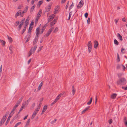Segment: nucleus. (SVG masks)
<instances>
[{
  "mask_svg": "<svg viewBox=\"0 0 127 127\" xmlns=\"http://www.w3.org/2000/svg\"><path fill=\"white\" fill-rule=\"evenodd\" d=\"M39 18H40V17H38L37 16V17H36V19H35V20H36V21H38V20L39 19Z\"/></svg>",
  "mask_w": 127,
  "mask_h": 127,
  "instance_id": "680f3d73",
  "label": "nucleus"
},
{
  "mask_svg": "<svg viewBox=\"0 0 127 127\" xmlns=\"http://www.w3.org/2000/svg\"><path fill=\"white\" fill-rule=\"evenodd\" d=\"M109 123L110 124H111V123L112 122V119H109L108 120Z\"/></svg>",
  "mask_w": 127,
  "mask_h": 127,
  "instance_id": "a19ab883",
  "label": "nucleus"
},
{
  "mask_svg": "<svg viewBox=\"0 0 127 127\" xmlns=\"http://www.w3.org/2000/svg\"><path fill=\"white\" fill-rule=\"evenodd\" d=\"M38 37H37V36H36L33 42V45H35L37 42L38 40Z\"/></svg>",
  "mask_w": 127,
  "mask_h": 127,
  "instance_id": "ddd939ff",
  "label": "nucleus"
},
{
  "mask_svg": "<svg viewBox=\"0 0 127 127\" xmlns=\"http://www.w3.org/2000/svg\"><path fill=\"white\" fill-rule=\"evenodd\" d=\"M36 114L35 113V112H33V115H32V117L31 118L32 119H33L35 117V116L36 115Z\"/></svg>",
  "mask_w": 127,
  "mask_h": 127,
  "instance_id": "c756f323",
  "label": "nucleus"
},
{
  "mask_svg": "<svg viewBox=\"0 0 127 127\" xmlns=\"http://www.w3.org/2000/svg\"><path fill=\"white\" fill-rule=\"evenodd\" d=\"M47 108V105H45L44 106L43 108V109L41 113V114H43L44 113V112H45V111H46V109Z\"/></svg>",
  "mask_w": 127,
  "mask_h": 127,
  "instance_id": "9d476101",
  "label": "nucleus"
},
{
  "mask_svg": "<svg viewBox=\"0 0 127 127\" xmlns=\"http://www.w3.org/2000/svg\"><path fill=\"white\" fill-rule=\"evenodd\" d=\"M55 23L53 21L51 23L50 25L51 26H53L55 24Z\"/></svg>",
  "mask_w": 127,
  "mask_h": 127,
  "instance_id": "a18cd8bd",
  "label": "nucleus"
},
{
  "mask_svg": "<svg viewBox=\"0 0 127 127\" xmlns=\"http://www.w3.org/2000/svg\"><path fill=\"white\" fill-rule=\"evenodd\" d=\"M94 47L95 48H96L98 45V42L96 40L94 41Z\"/></svg>",
  "mask_w": 127,
  "mask_h": 127,
  "instance_id": "f8f14e48",
  "label": "nucleus"
},
{
  "mask_svg": "<svg viewBox=\"0 0 127 127\" xmlns=\"http://www.w3.org/2000/svg\"><path fill=\"white\" fill-rule=\"evenodd\" d=\"M56 100H55L51 104V106L53 105L54 104H55V103L57 101Z\"/></svg>",
  "mask_w": 127,
  "mask_h": 127,
  "instance_id": "79ce46f5",
  "label": "nucleus"
},
{
  "mask_svg": "<svg viewBox=\"0 0 127 127\" xmlns=\"http://www.w3.org/2000/svg\"><path fill=\"white\" fill-rule=\"evenodd\" d=\"M31 60H32V59H30V60L28 61V64H30V63L31 62Z\"/></svg>",
  "mask_w": 127,
  "mask_h": 127,
  "instance_id": "bf43d9fd",
  "label": "nucleus"
},
{
  "mask_svg": "<svg viewBox=\"0 0 127 127\" xmlns=\"http://www.w3.org/2000/svg\"><path fill=\"white\" fill-rule=\"evenodd\" d=\"M21 124V122H19L17 123L16 124H15V125L14 127H17V126L19 125H20Z\"/></svg>",
  "mask_w": 127,
  "mask_h": 127,
  "instance_id": "7c9ffc66",
  "label": "nucleus"
},
{
  "mask_svg": "<svg viewBox=\"0 0 127 127\" xmlns=\"http://www.w3.org/2000/svg\"><path fill=\"white\" fill-rule=\"evenodd\" d=\"M43 2V0L39 1L38 3V5L39 4V6L42 4Z\"/></svg>",
  "mask_w": 127,
  "mask_h": 127,
  "instance_id": "c9c22d12",
  "label": "nucleus"
},
{
  "mask_svg": "<svg viewBox=\"0 0 127 127\" xmlns=\"http://www.w3.org/2000/svg\"><path fill=\"white\" fill-rule=\"evenodd\" d=\"M51 6L50 5H49L47 7H46L45 8L46 10L45 11V12H48L49 11L50 9H51Z\"/></svg>",
  "mask_w": 127,
  "mask_h": 127,
  "instance_id": "2eb2a0df",
  "label": "nucleus"
},
{
  "mask_svg": "<svg viewBox=\"0 0 127 127\" xmlns=\"http://www.w3.org/2000/svg\"><path fill=\"white\" fill-rule=\"evenodd\" d=\"M63 94H64L63 93H61L58 95V96H59V97L60 98L61 96H62L63 95Z\"/></svg>",
  "mask_w": 127,
  "mask_h": 127,
  "instance_id": "09e8293b",
  "label": "nucleus"
},
{
  "mask_svg": "<svg viewBox=\"0 0 127 127\" xmlns=\"http://www.w3.org/2000/svg\"><path fill=\"white\" fill-rule=\"evenodd\" d=\"M54 27H52L51 28H50L48 31L47 32V33L44 35V37H46L49 36V34H50L51 32L53 31V30L54 29Z\"/></svg>",
  "mask_w": 127,
  "mask_h": 127,
  "instance_id": "7ed1b4c3",
  "label": "nucleus"
},
{
  "mask_svg": "<svg viewBox=\"0 0 127 127\" xmlns=\"http://www.w3.org/2000/svg\"><path fill=\"white\" fill-rule=\"evenodd\" d=\"M37 45H35L34 46L33 48H32L30 50H31V52L32 53H34L37 47Z\"/></svg>",
  "mask_w": 127,
  "mask_h": 127,
  "instance_id": "9b49d317",
  "label": "nucleus"
},
{
  "mask_svg": "<svg viewBox=\"0 0 127 127\" xmlns=\"http://www.w3.org/2000/svg\"><path fill=\"white\" fill-rule=\"evenodd\" d=\"M117 36L118 38L121 41H122L123 38L122 36L120 33H118Z\"/></svg>",
  "mask_w": 127,
  "mask_h": 127,
  "instance_id": "dca6fc26",
  "label": "nucleus"
},
{
  "mask_svg": "<svg viewBox=\"0 0 127 127\" xmlns=\"http://www.w3.org/2000/svg\"><path fill=\"white\" fill-rule=\"evenodd\" d=\"M122 21L124 22H126V19L125 17H124L123 18Z\"/></svg>",
  "mask_w": 127,
  "mask_h": 127,
  "instance_id": "69168bd1",
  "label": "nucleus"
},
{
  "mask_svg": "<svg viewBox=\"0 0 127 127\" xmlns=\"http://www.w3.org/2000/svg\"><path fill=\"white\" fill-rule=\"evenodd\" d=\"M17 105H15L14 106L13 109H12V111L11 112V113H12L13 114H14V111L15 110L16 108L18 107Z\"/></svg>",
  "mask_w": 127,
  "mask_h": 127,
  "instance_id": "aec40b11",
  "label": "nucleus"
},
{
  "mask_svg": "<svg viewBox=\"0 0 127 127\" xmlns=\"http://www.w3.org/2000/svg\"><path fill=\"white\" fill-rule=\"evenodd\" d=\"M28 104V102L27 103L25 101L22 103V106L24 107H25L27 106Z\"/></svg>",
  "mask_w": 127,
  "mask_h": 127,
  "instance_id": "412c9836",
  "label": "nucleus"
},
{
  "mask_svg": "<svg viewBox=\"0 0 127 127\" xmlns=\"http://www.w3.org/2000/svg\"><path fill=\"white\" fill-rule=\"evenodd\" d=\"M31 99V98H30L27 101H25L27 103L28 102V104L30 100Z\"/></svg>",
  "mask_w": 127,
  "mask_h": 127,
  "instance_id": "8fccbe9b",
  "label": "nucleus"
},
{
  "mask_svg": "<svg viewBox=\"0 0 127 127\" xmlns=\"http://www.w3.org/2000/svg\"><path fill=\"white\" fill-rule=\"evenodd\" d=\"M32 54V52L31 50H30V51L29 53V55L28 56V57H30Z\"/></svg>",
  "mask_w": 127,
  "mask_h": 127,
  "instance_id": "864d4df0",
  "label": "nucleus"
},
{
  "mask_svg": "<svg viewBox=\"0 0 127 127\" xmlns=\"http://www.w3.org/2000/svg\"><path fill=\"white\" fill-rule=\"evenodd\" d=\"M72 94L73 95H74V94L75 92V90L73 86H72Z\"/></svg>",
  "mask_w": 127,
  "mask_h": 127,
  "instance_id": "a878e982",
  "label": "nucleus"
},
{
  "mask_svg": "<svg viewBox=\"0 0 127 127\" xmlns=\"http://www.w3.org/2000/svg\"><path fill=\"white\" fill-rule=\"evenodd\" d=\"M40 28H37L36 31V36H37V37H38V34H39V31Z\"/></svg>",
  "mask_w": 127,
  "mask_h": 127,
  "instance_id": "4468645a",
  "label": "nucleus"
},
{
  "mask_svg": "<svg viewBox=\"0 0 127 127\" xmlns=\"http://www.w3.org/2000/svg\"><path fill=\"white\" fill-rule=\"evenodd\" d=\"M126 81L124 78H121L117 81V84L119 85H123L125 84Z\"/></svg>",
  "mask_w": 127,
  "mask_h": 127,
  "instance_id": "f03ea898",
  "label": "nucleus"
},
{
  "mask_svg": "<svg viewBox=\"0 0 127 127\" xmlns=\"http://www.w3.org/2000/svg\"><path fill=\"white\" fill-rule=\"evenodd\" d=\"M24 107H23L22 106L20 108V110H22L24 108Z\"/></svg>",
  "mask_w": 127,
  "mask_h": 127,
  "instance_id": "774afa93",
  "label": "nucleus"
},
{
  "mask_svg": "<svg viewBox=\"0 0 127 127\" xmlns=\"http://www.w3.org/2000/svg\"><path fill=\"white\" fill-rule=\"evenodd\" d=\"M56 119H55L53 121H52L51 122V123L52 124H54L55 123V122L56 121Z\"/></svg>",
  "mask_w": 127,
  "mask_h": 127,
  "instance_id": "c03bdc74",
  "label": "nucleus"
},
{
  "mask_svg": "<svg viewBox=\"0 0 127 127\" xmlns=\"http://www.w3.org/2000/svg\"><path fill=\"white\" fill-rule=\"evenodd\" d=\"M92 97H91L90 99V101H89L88 102H87V104L88 105H89L90 104L92 101Z\"/></svg>",
  "mask_w": 127,
  "mask_h": 127,
  "instance_id": "393cba45",
  "label": "nucleus"
},
{
  "mask_svg": "<svg viewBox=\"0 0 127 127\" xmlns=\"http://www.w3.org/2000/svg\"><path fill=\"white\" fill-rule=\"evenodd\" d=\"M46 24H45L43 26V27L41 29V33H43L44 31L45 30V28L46 27Z\"/></svg>",
  "mask_w": 127,
  "mask_h": 127,
  "instance_id": "6ab92c4d",
  "label": "nucleus"
},
{
  "mask_svg": "<svg viewBox=\"0 0 127 127\" xmlns=\"http://www.w3.org/2000/svg\"><path fill=\"white\" fill-rule=\"evenodd\" d=\"M88 15V14L87 13H86L85 14V16L86 18H87Z\"/></svg>",
  "mask_w": 127,
  "mask_h": 127,
  "instance_id": "6e6d98bb",
  "label": "nucleus"
},
{
  "mask_svg": "<svg viewBox=\"0 0 127 127\" xmlns=\"http://www.w3.org/2000/svg\"><path fill=\"white\" fill-rule=\"evenodd\" d=\"M29 21V20L27 18L25 22V25H26V26H27L29 24V22H28Z\"/></svg>",
  "mask_w": 127,
  "mask_h": 127,
  "instance_id": "b1692460",
  "label": "nucleus"
},
{
  "mask_svg": "<svg viewBox=\"0 0 127 127\" xmlns=\"http://www.w3.org/2000/svg\"><path fill=\"white\" fill-rule=\"evenodd\" d=\"M55 17V15L54 14H52L49 17L48 20V22H51L52 20Z\"/></svg>",
  "mask_w": 127,
  "mask_h": 127,
  "instance_id": "6e6552de",
  "label": "nucleus"
},
{
  "mask_svg": "<svg viewBox=\"0 0 127 127\" xmlns=\"http://www.w3.org/2000/svg\"><path fill=\"white\" fill-rule=\"evenodd\" d=\"M0 41L2 43V45H3V46H4L5 43V42L1 40H0Z\"/></svg>",
  "mask_w": 127,
  "mask_h": 127,
  "instance_id": "cd10ccee",
  "label": "nucleus"
},
{
  "mask_svg": "<svg viewBox=\"0 0 127 127\" xmlns=\"http://www.w3.org/2000/svg\"><path fill=\"white\" fill-rule=\"evenodd\" d=\"M25 20V18L23 19V20L20 22V23L21 24L23 25Z\"/></svg>",
  "mask_w": 127,
  "mask_h": 127,
  "instance_id": "4c0bfd02",
  "label": "nucleus"
},
{
  "mask_svg": "<svg viewBox=\"0 0 127 127\" xmlns=\"http://www.w3.org/2000/svg\"><path fill=\"white\" fill-rule=\"evenodd\" d=\"M117 96V95L116 94H113L111 96V98L112 99H114Z\"/></svg>",
  "mask_w": 127,
  "mask_h": 127,
  "instance_id": "4be33fe9",
  "label": "nucleus"
},
{
  "mask_svg": "<svg viewBox=\"0 0 127 127\" xmlns=\"http://www.w3.org/2000/svg\"><path fill=\"white\" fill-rule=\"evenodd\" d=\"M8 39L10 41H11L12 40V39L10 37H9L8 36Z\"/></svg>",
  "mask_w": 127,
  "mask_h": 127,
  "instance_id": "13d9d810",
  "label": "nucleus"
},
{
  "mask_svg": "<svg viewBox=\"0 0 127 127\" xmlns=\"http://www.w3.org/2000/svg\"><path fill=\"white\" fill-rule=\"evenodd\" d=\"M87 23L88 24H89L90 23V20L89 18H88L87 20Z\"/></svg>",
  "mask_w": 127,
  "mask_h": 127,
  "instance_id": "de8ad7c7",
  "label": "nucleus"
},
{
  "mask_svg": "<svg viewBox=\"0 0 127 127\" xmlns=\"http://www.w3.org/2000/svg\"><path fill=\"white\" fill-rule=\"evenodd\" d=\"M59 96H57V97L55 99L57 101H58V100L59 99Z\"/></svg>",
  "mask_w": 127,
  "mask_h": 127,
  "instance_id": "338daca9",
  "label": "nucleus"
},
{
  "mask_svg": "<svg viewBox=\"0 0 127 127\" xmlns=\"http://www.w3.org/2000/svg\"><path fill=\"white\" fill-rule=\"evenodd\" d=\"M21 102L19 101H17V103L16 104V105H17V106H18L20 104Z\"/></svg>",
  "mask_w": 127,
  "mask_h": 127,
  "instance_id": "603ef678",
  "label": "nucleus"
},
{
  "mask_svg": "<svg viewBox=\"0 0 127 127\" xmlns=\"http://www.w3.org/2000/svg\"><path fill=\"white\" fill-rule=\"evenodd\" d=\"M43 81H42L41 82V83L39 84V85L38 87V90H40V89H41V87L43 85Z\"/></svg>",
  "mask_w": 127,
  "mask_h": 127,
  "instance_id": "5701e85b",
  "label": "nucleus"
},
{
  "mask_svg": "<svg viewBox=\"0 0 127 127\" xmlns=\"http://www.w3.org/2000/svg\"><path fill=\"white\" fill-rule=\"evenodd\" d=\"M26 26L25 27H24L22 31V34H23L24 33V32H25L26 31Z\"/></svg>",
  "mask_w": 127,
  "mask_h": 127,
  "instance_id": "e433bc0d",
  "label": "nucleus"
},
{
  "mask_svg": "<svg viewBox=\"0 0 127 127\" xmlns=\"http://www.w3.org/2000/svg\"><path fill=\"white\" fill-rule=\"evenodd\" d=\"M9 50L10 51H12V46H10L9 47Z\"/></svg>",
  "mask_w": 127,
  "mask_h": 127,
  "instance_id": "0e129e2a",
  "label": "nucleus"
},
{
  "mask_svg": "<svg viewBox=\"0 0 127 127\" xmlns=\"http://www.w3.org/2000/svg\"><path fill=\"white\" fill-rule=\"evenodd\" d=\"M74 5V4L73 3H72V4L70 6L69 9L70 10V9H71Z\"/></svg>",
  "mask_w": 127,
  "mask_h": 127,
  "instance_id": "49530a36",
  "label": "nucleus"
},
{
  "mask_svg": "<svg viewBox=\"0 0 127 127\" xmlns=\"http://www.w3.org/2000/svg\"><path fill=\"white\" fill-rule=\"evenodd\" d=\"M32 29V28L31 26L29 27V29L28 30V33H31L30 32H31V30Z\"/></svg>",
  "mask_w": 127,
  "mask_h": 127,
  "instance_id": "f704fd0d",
  "label": "nucleus"
},
{
  "mask_svg": "<svg viewBox=\"0 0 127 127\" xmlns=\"http://www.w3.org/2000/svg\"><path fill=\"white\" fill-rule=\"evenodd\" d=\"M119 20V19H118V20H117V19H115L114 20V21L115 22V23L116 24H117V22H118V21Z\"/></svg>",
  "mask_w": 127,
  "mask_h": 127,
  "instance_id": "4d7b16f0",
  "label": "nucleus"
},
{
  "mask_svg": "<svg viewBox=\"0 0 127 127\" xmlns=\"http://www.w3.org/2000/svg\"><path fill=\"white\" fill-rule=\"evenodd\" d=\"M23 24H21L20 23V24L19 25V27L18 28L19 29V30H20V29L21 28L22 25H23Z\"/></svg>",
  "mask_w": 127,
  "mask_h": 127,
  "instance_id": "ea45409f",
  "label": "nucleus"
},
{
  "mask_svg": "<svg viewBox=\"0 0 127 127\" xmlns=\"http://www.w3.org/2000/svg\"><path fill=\"white\" fill-rule=\"evenodd\" d=\"M21 11L20 10L19 11L17 12L16 13V14L15 15V18H17L18 16L20 15L21 17H22L23 16V15L21 14Z\"/></svg>",
  "mask_w": 127,
  "mask_h": 127,
  "instance_id": "39448f33",
  "label": "nucleus"
},
{
  "mask_svg": "<svg viewBox=\"0 0 127 127\" xmlns=\"http://www.w3.org/2000/svg\"><path fill=\"white\" fill-rule=\"evenodd\" d=\"M22 7V5H20L18 6V9H21Z\"/></svg>",
  "mask_w": 127,
  "mask_h": 127,
  "instance_id": "3c124183",
  "label": "nucleus"
},
{
  "mask_svg": "<svg viewBox=\"0 0 127 127\" xmlns=\"http://www.w3.org/2000/svg\"><path fill=\"white\" fill-rule=\"evenodd\" d=\"M57 18H55L54 19V21H53L55 23H56L57 21Z\"/></svg>",
  "mask_w": 127,
  "mask_h": 127,
  "instance_id": "e2e57ef3",
  "label": "nucleus"
},
{
  "mask_svg": "<svg viewBox=\"0 0 127 127\" xmlns=\"http://www.w3.org/2000/svg\"><path fill=\"white\" fill-rule=\"evenodd\" d=\"M58 31V29L57 27H56L53 31L54 33H55L57 32Z\"/></svg>",
  "mask_w": 127,
  "mask_h": 127,
  "instance_id": "72a5a7b5",
  "label": "nucleus"
},
{
  "mask_svg": "<svg viewBox=\"0 0 127 127\" xmlns=\"http://www.w3.org/2000/svg\"><path fill=\"white\" fill-rule=\"evenodd\" d=\"M13 114L11 113H10V114H9V116L8 117L7 120L6 121V122L5 124V125L6 126V125L8 122H9V120H10V119L12 117V116L13 115Z\"/></svg>",
  "mask_w": 127,
  "mask_h": 127,
  "instance_id": "423d86ee",
  "label": "nucleus"
},
{
  "mask_svg": "<svg viewBox=\"0 0 127 127\" xmlns=\"http://www.w3.org/2000/svg\"><path fill=\"white\" fill-rule=\"evenodd\" d=\"M28 6H27L25 8V10H24L25 11H26V12H27L28 9Z\"/></svg>",
  "mask_w": 127,
  "mask_h": 127,
  "instance_id": "5fc2aeb1",
  "label": "nucleus"
},
{
  "mask_svg": "<svg viewBox=\"0 0 127 127\" xmlns=\"http://www.w3.org/2000/svg\"><path fill=\"white\" fill-rule=\"evenodd\" d=\"M88 47L89 52L90 53L92 50V43L91 41L88 42Z\"/></svg>",
  "mask_w": 127,
  "mask_h": 127,
  "instance_id": "20e7f679",
  "label": "nucleus"
},
{
  "mask_svg": "<svg viewBox=\"0 0 127 127\" xmlns=\"http://www.w3.org/2000/svg\"><path fill=\"white\" fill-rule=\"evenodd\" d=\"M90 108V107L89 106L87 107L85 109H84L83 111H82L81 114H83L86 111H87Z\"/></svg>",
  "mask_w": 127,
  "mask_h": 127,
  "instance_id": "a211bd4d",
  "label": "nucleus"
},
{
  "mask_svg": "<svg viewBox=\"0 0 127 127\" xmlns=\"http://www.w3.org/2000/svg\"><path fill=\"white\" fill-rule=\"evenodd\" d=\"M30 121V119H28V120L27 122V123L26 124V126H28L29 125V124Z\"/></svg>",
  "mask_w": 127,
  "mask_h": 127,
  "instance_id": "2f4dec72",
  "label": "nucleus"
},
{
  "mask_svg": "<svg viewBox=\"0 0 127 127\" xmlns=\"http://www.w3.org/2000/svg\"><path fill=\"white\" fill-rule=\"evenodd\" d=\"M19 21H16L14 24L16 26H17L19 24Z\"/></svg>",
  "mask_w": 127,
  "mask_h": 127,
  "instance_id": "473e14b6",
  "label": "nucleus"
},
{
  "mask_svg": "<svg viewBox=\"0 0 127 127\" xmlns=\"http://www.w3.org/2000/svg\"><path fill=\"white\" fill-rule=\"evenodd\" d=\"M84 4L83 2V0H81L77 6L78 8H79L82 7Z\"/></svg>",
  "mask_w": 127,
  "mask_h": 127,
  "instance_id": "1a4fd4ad",
  "label": "nucleus"
},
{
  "mask_svg": "<svg viewBox=\"0 0 127 127\" xmlns=\"http://www.w3.org/2000/svg\"><path fill=\"white\" fill-rule=\"evenodd\" d=\"M124 120L125 121V122H127V118L126 117H124Z\"/></svg>",
  "mask_w": 127,
  "mask_h": 127,
  "instance_id": "052dcab7",
  "label": "nucleus"
},
{
  "mask_svg": "<svg viewBox=\"0 0 127 127\" xmlns=\"http://www.w3.org/2000/svg\"><path fill=\"white\" fill-rule=\"evenodd\" d=\"M60 8V6L58 5L56 6L54 9L55 11H54V14H56L58 13L59 9Z\"/></svg>",
  "mask_w": 127,
  "mask_h": 127,
  "instance_id": "0eeeda50",
  "label": "nucleus"
},
{
  "mask_svg": "<svg viewBox=\"0 0 127 127\" xmlns=\"http://www.w3.org/2000/svg\"><path fill=\"white\" fill-rule=\"evenodd\" d=\"M125 49H124L123 48H122V50H121V53L122 54H123L124 52H125Z\"/></svg>",
  "mask_w": 127,
  "mask_h": 127,
  "instance_id": "37998d69",
  "label": "nucleus"
},
{
  "mask_svg": "<svg viewBox=\"0 0 127 127\" xmlns=\"http://www.w3.org/2000/svg\"><path fill=\"white\" fill-rule=\"evenodd\" d=\"M9 114V112H8L6 113L5 115L3 117L2 119L0 122V126L3 124L6 120V119Z\"/></svg>",
  "mask_w": 127,
  "mask_h": 127,
  "instance_id": "f257e3e1",
  "label": "nucleus"
},
{
  "mask_svg": "<svg viewBox=\"0 0 127 127\" xmlns=\"http://www.w3.org/2000/svg\"><path fill=\"white\" fill-rule=\"evenodd\" d=\"M42 13V9H40L39 10V11L37 15V16L40 17Z\"/></svg>",
  "mask_w": 127,
  "mask_h": 127,
  "instance_id": "f3484780",
  "label": "nucleus"
},
{
  "mask_svg": "<svg viewBox=\"0 0 127 127\" xmlns=\"http://www.w3.org/2000/svg\"><path fill=\"white\" fill-rule=\"evenodd\" d=\"M35 7V5H34L31 8V11H33L34 8Z\"/></svg>",
  "mask_w": 127,
  "mask_h": 127,
  "instance_id": "bb28decb",
  "label": "nucleus"
},
{
  "mask_svg": "<svg viewBox=\"0 0 127 127\" xmlns=\"http://www.w3.org/2000/svg\"><path fill=\"white\" fill-rule=\"evenodd\" d=\"M117 61L118 62L120 61V59L119 58V55L118 53L117 54Z\"/></svg>",
  "mask_w": 127,
  "mask_h": 127,
  "instance_id": "58836bf2",
  "label": "nucleus"
},
{
  "mask_svg": "<svg viewBox=\"0 0 127 127\" xmlns=\"http://www.w3.org/2000/svg\"><path fill=\"white\" fill-rule=\"evenodd\" d=\"M114 43L115 44L117 45H118L119 44L118 42L117 41V40L116 39H114Z\"/></svg>",
  "mask_w": 127,
  "mask_h": 127,
  "instance_id": "c85d7f7f",
  "label": "nucleus"
}]
</instances>
